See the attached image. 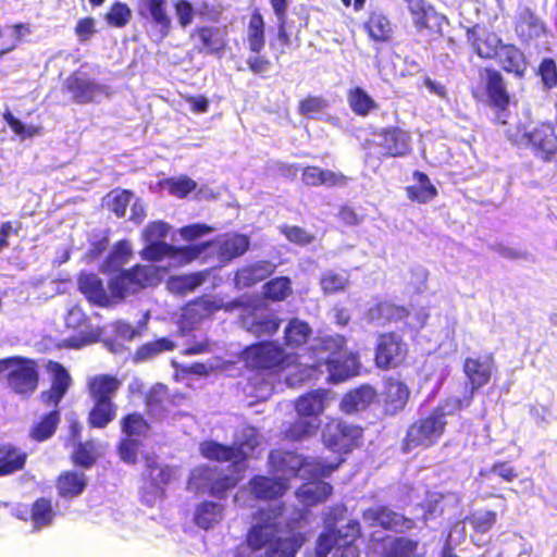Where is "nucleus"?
Returning <instances> with one entry per match:
<instances>
[{"instance_id": "8fccbe9b", "label": "nucleus", "mask_w": 557, "mask_h": 557, "mask_svg": "<svg viewBox=\"0 0 557 557\" xmlns=\"http://www.w3.org/2000/svg\"><path fill=\"white\" fill-rule=\"evenodd\" d=\"M311 333L312 330L307 322L295 318L285 327L284 338L287 346L298 347L307 343Z\"/></svg>"}, {"instance_id": "f8f14e48", "label": "nucleus", "mask_w": 557, "mask_h": 557, "mask_svg": "<svg viewBox=\"0 0 557 557\" xmlns=\"http://www.w3.org/2000/svg\"><path fill=\"white\" fill-rule=\"evenodd\" d=\"M492 370L493 360L491 357L467 358L465 360L463 371L470 382L471 387L468 395L465 396L463 400L458 398L451 400L454 401V409H460L463 406L470 405L474 392L487 384L490 381Z\"/></svg>"}, {"instance_id": "412c9836", "label": "nucleus", "mask_w": 557, "mask_h": 557, "mask_svg": "<svg viewBox=\"0 0 557 557\" xmlns=\"http://www.w3.org/2000/svg\"><path fill=\"white\" fill-rule=\"evenodd\" d=\"M363 518L372 525H381L385 529L403 531L410 529L412 521L406 519L403 515L395 512L386 507H373L364 511Z\"/></svg>"}, {"instance_id": "6ab92c4d", "label": "nucleus", "mask_w": 557, "mask_h": 557, "mask_svg": "<svg viewBox=\"0 0 557 557\" xmlns=\"http://www.w3.org/2000/svg\"><path fill=\"white\" fill-rule=\"evenodd\" d=\"M221 308L222 301L212 297H202L187 304L182 312L183 327H191Z\"/></svg>"}, {"instance_id": "774afa93", "label": "nucleus", "mask_w": 557, "mask_h": 557, "mask_svg": "<svg viewBox=\"0 0 557 557\" xmlns=\"http://www.w3.org/2000/svg\"><path fill=\"white\" fill-rule=\"evenodd\" d=\"M349 534H346V537H350L349 540H345L342 545H338L335 548L333 557H359L358 548L352 544L354 537L359 532L358 523L354 522L349 525Z\"/></svg>"}, {"instance_id": "c85d7f7f", "label": "nucleus", "mask_w": 557, "mask_h": 557, "mask_svg": "<svg viewBox=\"0 0 557 557\" xmlns=\"http://www.w3.org/2000/svg\"><path fill=\"white\" fill-rule=\"evenodd\" d=\"M147 475L152 484V494L158 497L162 494L163 486L168 485L176 475V469L161 466L156 457H146Z\"/></svg>"}, {"instance_id": "4c0bfd02", "label": "nucleus", "mask_w": 557, "mask_h": 557, "mask_svg": "<svg viewBox=\"0 0 557 557\" xmlns=\"http://www.w3.org/2000/svg\"><path fill=\"white\" fill-rule=\"evenodd\" d=\"M385 401L387 410L396 412L401 410L409 398L408 386L397 379H388L385 383Z\"/></svg>"}, {"instance_id": "338daca9", "label": "nucleus", "mask_w": 557, "mask_h": 557, "mask_svg": "<svg viewBox=\"0 0 557 557\" xmlns=\"http://www.w3.org/2000/svg\"><path fill=\"white\" fill-rule=\"evenodd\" d=\"M337 542V534L335 530L332 529L329 519H326L325 531L319 536L317 542V555L319 557H325Z\"/></svg>"}, {"instance_id": "4468645a", "label": "nucleus", "mask_w": 557, "mask_h": 557, "mask_svg": "<svg viewBox=\"0 0 557 557\" xmlns=\"http://www.w3.org/2000/svg\"><path fill=\"white\" fill-rule=\"evenodd\" d=\"M65 86L72 98L78 103L99 102L109 96L106 86L79 74L71 75L66 79Z\"/></svg>"}, {"instance_id": "603ef678", "label": "nucleus", "mask_w": 557, "mask_h": 557, "mask_svg": "<svg viewBox=\"0 0 557 557\" xmlns=\"http://www.w3.org/2000/svg\"><path fill=\"white\" fill-rule=\"evenodd\" d=\"M248 44L252 52L259 53L265 44L264 22L261 14L256 11L252 13L248 25Z\"/></svg>"}, {"instance_id": "ddd939ff", "label": "nucleus", "mask_w": 557, "mask_h": 557, "mask_svg": "<svg viewBox=\"0 0 557 557\" xmlns=\"http://www.w3.org/2000/svg\"><path fill=\"white\" fill-rule=\"evenodd\" d=\"M407 355L406 345L394 334H382L377 338L375 362L381 369L394 368L400 364Z\"/></svg>"}, {"instance_id": "4be33fe9", "label": "nucleus", "mask_w": 557, "mask_h": 557, "mask_svg": "<svg viewBox=\"0 0 557 557\" xmlns=\"http://www.w3.org/2000/svg\"><path fill=\"white\" fill-rule=\"evenodd\" d=\"M467 36L473 50L480 58L490 59L497 55L502 40L496 34L473 27L468 30Z\"/></svg>"}, {"instance_id": "c756f323", "label": "nucleus", "mask_w": 557, "mask_h": 557, "mask_svg": "<svg viewBox=\"0 0 557 557\" xmlns=\"http://www.w3.org/2000/svg\"><path fill=\"white\" fill-rule=\"evenodd\" d=\"M497 59L503 69L516 76H523L527 70V62L523 52L513 45H503L497 52Z\"/></svg>"}, {"instance_id": "1a4fd4ad", "label": "nucleus", "mask_w": 557, "mask_h": 557, "mask_svg": "<svg viewBox=\"0 0 557 557\" xmlns=\"http://www.w3.org/2000/svg\"><path fill=\"white\" fill-rule=\"evenodd\" d=\"M508 139L518 147H529L535 156L549 160L557 152V135L549 123L537 124L530 129L518 126L508 129Z\"/></svg>"}, {"instance_id": "de8ad7c7", "label": "nucleus", "mask_w": 557, "mask_h": 557, "mask_svg": "<svg viewBox=\"0 0 557 557\" xmlns=\"http://www.w3.org/2000/svg\"><path fill=\"white\" fill-rule=\"evenodd\" d=\"M207 272L172 276L168 282V288L175 294H187L200 286L207 280Z\"/></svg>"}, {"instance_id": "4d7b16f0", "label": "nucleus", "mask_w": 557, "mask_h": 557, "mask_svg": "<svg viewBox=\"0 0 557 557\" xmlns=\"http://www.w3.org/2000/svg\"><path fill=\"white\" fill-rule=\"evenodd\" d=\"M321 421L317 419H308L299 417L286 431V437L293 441H301L317 432Z\"/></svg>"}, {"instance_id": "39448f33", "label": "nucleus", "mask_w": 557, "mask_h": 557, "mask_svg": "<svg viewBox=\"0 0 557 557\" xmlns=\"http://www.w3.org/2000/svg\"><path fill=\"white\" fill-rule=\"evenodd\" d=\"M259 444L258 432L252 426H244L236 434L234 446H224L213 441L200 444V453L205 458L216 461H231V467L242 478L245 460Z\"/></svg>"}, {"instance_id": "052dcab7", "label": "nucleus", "mask_w": 557, "mask_h": 557, "mask_svg": "<svg viewBox=\"0 0 557 557\" xmlns=\"http://www.w3.org/2000/svg\"><path fill=\"white\" fill-rule=\"evenodd\" d=\"M121 423L122 431L126 435V438L145 436L149 429L146 420L138 413L127 414L123 418Z\"/></svg>"}, {"instance_id": "49530a36", "label": "nucleus", "mask_w": 557, "mask_h": 557, "mask_svg": "<svg viewBox=\"0 0 557 557\" xmlns=\"http://www.w3.org/2000/svg\"><path fill=\"white\" fill-rule=\"evenodd\" d=\"M117 406L113 401H94L88 416L90 426L103 429L116 417Z\"/></svg>"}, {"instance_id": "0eeeda50", "label": "nucleus", "mask_w": 557, "mask_h": 557, "mask_svg": "<svg viewBox=\"0 0 557 557\" xmlns=\"http://www.w3.org/2000/svg\"><path fill=\"white\" fill-rule=\"evenodd\" d=\"M454 410V401L450 400L445 407L440 406L429 416L413 422L407 431L404 450L410 451L418 447L424 449L436 444L444 434L447 424L446 416Z\"/></svg>"}, {"instance_id": "b1692460", "label": "nucleus", "mask_w": 557, "mask_h": 557, "mask_svg": "<svg viewBox=\"0 0 557 557\" xmlns=\"http://www.w3.org/2000/svg\"><path fill=\"white\" fill-rule=\"evenodd\" d=\"M138 13L156 24L162 36L168 35L171 28V17L166 11V0H140Z\"/></svg>"}, {"instance_id": "7c9ffc66", "label": "nucleus", "mask_w": 557, "mask_h": 557, "mask_svg": "<svg viewBox=\"0 0 557 557\" xmlns=\"http://www.w3.org/2000/svg\"><path fill=\"white\" fill-rule=\"evenodd\" d=\"M380 146L391 157L405 156L409 150V135L399 128L385 129Z\"/></svg>"}, {"instance_id": "2eb2a0df", "label": "nucleus", "mask_w": 557, "mask_h": 557, "mask_svg": "<svg viewBox=\"0 0 557 557\" xmlns=\"http://www.w3.org/2000/svg\"><path fill=\"white\" fill-rule=\"evenodd\" d=\"M361 436V430L345 422H332L323 431V442L333 451H347L352 443Z\"/></svg>"}, {"instance_id": "20e7f679", "label": "nucleus", "mask_w": 557, "mask_h": 557, "mask_svg": "<svg viewBox=\"0 0 557 557\" xmlns=\"http://www.w3.org/2000/svg\"><path fill=\"white\" fill-rule=\"evenodd\" d=\"M171 226L162 221L149 223L141 233L145 247L140 251L143 260L151 262L166 261L168 269L171 267H181L199 258L207 245H191L186 247H175L166 244L164 239L168 237Z\"/></svg>"}, {"instance_id": "f704fd0d", "label": "nucleus", "mask_w": 557, "mask_h": 557, "mask_svg": "<svg viewBox=\"0 0 557 557\" xmlns=\"http://www.w3.org/2000/svg\"><path fill=\"white\" fill-rule=\"evenodd\" d=\"M376 397V392L370 385H362L344 396L341 408L347 413L366 409Z\"/></svg>"}, {"instance_id": "e433bc0d", "label": "nucleus", "mask_w": 557, "mask_h": 557, "mask_svg": "<svg viewBox=\"0 0 557 557\" xmlns=\"http://www.w3.org/2000/svg\"><path fill=\"white\" fill-rule=\"evenodd\" d=\"M195 36L201 42L200 51L219 54L225 49V34L218 27L198 28L195 32Z\"/></svg>"}, {"instance_id": "423d86ee", "label": "nucleus", "mask_w": 557, "mask_h": 557, "mask_svg": "<svg viewBox=\"0 0 557 557\" xmlns=\"http://www.w3.org/2000/svg\"><path fill=\"white\" fill-rule=\"evenodd\" d=\"M168 268L157 264H137L112 276L108 283L111 306L138 290L154 286L166 274Z\"/></svg>"}, {"instance_id": "864d4df0", "label": "nucleus", "mask_w": 557, "mask_h": 557, "mask_svg": "<svg viewBox=\"0 0 557 557\" xmlns=\"http://www.w3.org/2000/svg\"><path fill=\"white\" fill-rule=\"evenodd\" d=\"M292 294V283L288 277H275L263 285V295L272 301H283Z\"/></svg>"}, {"instance_id": "f257e3e1", "label": "nucleus", "mask_w": 557, "mask_h": 557, "mask_svg": "<svg viewBox=\"0 0 557 557\" xmlns=\"http://www.w3.org/2000/svg\"><path fill=\"white\" fill-rule=\"evenodd\" d=\"M342 461L341 458H336L334 462L327 463L320 458H307L292 451L275 449L269 456V466L274 476L257 475L250 480L249 486L256 498H278L289 488V479L329 476Z\"/></svg>"}, {"instance_id": "13d9d810", "label": "nucleus", "mask_w": 557, "mask_h": 557, "mask_svg": "<svg viewBox=\"0 0 557 557\" xmlns=\"http://www.w3.org/2000/svg\"><path fill=\"white\" fill-rule=\"evenodd\" d=\"M53 517L54 512L49 499L40 498L34 503L32 508V521L35 529L50 525Z\"/></svg>"}, {"instance_id": "c9c22d12", "label": "nucleus", "mask_w": 557, "mask_h": 557, "mask_svg": "<svg viewBox=\"0 0 557 557\" xmlns=\"http://www.w3.org/2000/svg\"><path fill=\"white\" fill-rule=\"evenodd\" d=\"M486 92L491 104L502 112L509 103V96L502 75L497 71H486Z\"/></svg>"}, {"instance_id": "680f3d73", "label": "nucleus", "mask_w": 557, "mask_h": 557, "mask_svg": "<svg viewBox=\"0 0 557 557\" xmlns=\"http://www.w3.org/2000/svg\"><path fill=\"white\" fill-rule=\"evenodd\" d=\"M497 519L494 511H476L469 518V523L476 534H485L495 524Z\"/></svg>"}, {"instance_id": "7ed1b4c3", "label": "nucleus", "mask_w": 557, "mask_h": 557, "mask_svg": "<svg viewBox=\"0 0 557 557\" xmlns=\"http://www.w3.org/2000/svg\"><path fill=\"white\" fill-rule=\"evenodd\" d=\"M346 341L342 335H327L318 339L313 348V354L317 358L311 367L301 370L298 380L293 376H286L288 385H294L296 382L305 381L312 375V371L322 366L325 367L329 373V380L333 383L342 382L358 373L359 362L357 356L347 351Z\"/></svg>"}, {"instance_id": "5701e85b", "label": "nucleus", "mask_w": 557, "mask_h": 557, "mask_svg": "<svg viewBox=\"0 0 557 557\" xmlns=\"http://www.w3.org/2000/svg\"><path fill=\"white\" fill-rule=\"evenodd\" d=\"M243 327L257 337L271 336L280 329V319L269 312H252L243 318Z\"/></svg>"}, {"instance_id": "a878e982", "label": "nucleus", "mask_w": 557, "mask_h": 557, "mask_svg": "<svg viewBox=\"0 0 557 557\" xmlns=\"http://www.w3.org/2000/svg\"><path fill=\"white\" fill-rule=\"evenodd\" d=\"M274 270L275 265L270 261H257L247 264L236 272L235 285L240 289L250 287L270 276Z\"/></svg>"}, {"instance_id": "72a5a7b5", "label": "nucleus", "mask_w": 557, "mask_h": 557, "mask_svg": "<svg viewBox=\"0 0 557 557\" xmlns=\"http://www.w3.org/2000/svg\"><path fill=\"white\" fill-rule=\"evenodd\" d=\"M332 485L326 482H309L297 490L296 497L304 506H314L324 502L332 494Z\"/></svg>"}, {"instance_id": "69168bd1", "label": "nucleus", "mask_w": 557, "mask_h": 557, "mask_svg": "<svg viewBox=\"0 0 557 557\" xmlns=\"http://www.w3.org/2000/svg\"><path fill=\"white\" fill-rule=\"evenodd\" d=\"M173 347L174 345L171 341L166 338H161L141 346L136 352V359L145 360L148 358H152L159 352L172 350Z\"/></svg>"}, {"instance_id": "a19ab883", "label": "nucleus", "mask_w": 557, "mask_h": 557, "mask_svg": "<svg viewBox=\"0 0 557 557\" xmlns=\"http://www.w3.org/2000/svg\"><path fill=\"white\" fill-rule=\"evenodd\" d=\"M414 184L407 187L408 198L420 203H425L432 200L437 191L435 186L431 183L429 177L419 171L413 173Z\"/></svg>"}, {"instance_id": "37998d69", "label": "nucleus", "mask_w": 557, "mask_h": 557, "mask_svg": "<svg viewBox=\"0 0 557 557\" xmlns=\"http://www.w3.org/2000/svg\"><path fill=\"white\" fill-rule=\"evenodd\" d=\"M369 37L375 41H386L393 34L389 20L381 12H372L363 24Z\"/></svg>"}, {"instance_id": "bf43d9fd", "label": "nucleus", "mask_w": 557, "mask_h": 557, "mask_svg": "<svg viewBox=\"0 0 557 557\" xmlns=\"http://www.w3.org/2000/svg\"><path fill=\"white\" fill-rule=\"evenodd\" d=\"M161 185L163 189L178 198L187 196L197 187V183L186 175L168 178L163 181Z\"/></svg>"}, {"instance_id": "bb28decb", "label": "nucleus", "mask_w": 557, "mask_h": 557, "mask_svg": "<svg viewBox=\"0 0 557 557\" xmlns=\"http://www.w3.org/2000/svg\"><path fill=\"white\" fill-rule=\"evenodd\" d=\"M329 392L326 389H315L300 396L295 405L299 417L320 420L321 413L326 406Z\"/></svg>"}, {"instance_id": "5fc2aeb1", "label": "nucleus", "mask_w": 557, "mask_h": 557, "mask_svg": "<svg viewBox=\"0 0 557 557\" xmlns=\"http://www.w3.org/2000/svg\"><path fill=\"white\" fill-rule=\"evenodd\" d=\"M166 401V387L162 384L154 385L146 397L147 409L157 419L163 418Z\"/></svg>"}, {"instance_id": "aec40b11", "label": "nucleus", "mask_w": 557, "mask_h": 557, "mask_svg": "<svg viewBox=\"0 0 557 557\" xmlns=\"http://www.w3.org/2000/svg\"><path fill=\"white\" fill-rule=\"evenodd\" d=\"M121 385L122 382L110 374H97L87 380V388L92 401H113Z\"/></svg>"}, {"instance_id": "3c124183", "label": "nucleus", "mask_w": 557, "mask_h": 557, "mask_svg": "<svg viewBox=\"0 0 557 557\" xmlns=\"http://www.w3.org/2000/svg\"><path fill=\"white\" fill-rule=\"evenodd\" d=\"M347 101L352 112L359 116H367L376 108L375 101L360 87L348 90Z\"/></svg>"}, {"instance_id": "e2e57ef3", "label": "nucleus", "mask_w": 557, "mask_h": 557, "mask_svg": "<svg viewBox=\"0 0 557 557\" xmlns=\"http://www.w3.org/2000/svg\"><path fill=\"white\" fill-rule=\"evenodd\" d=\"M132 17V11L125 3H114L109 12L106 14V20L109 25L114 27H124Z\"/></svg>"}, {"instance_id": "f03ea898", "label": "nucleus", "mask_w": 557, "mask_h": 557, "mask_svg": "<svg viewBox=\"0 0 557 557\" xmlns=\"http://www.w3.org/2000/svg\"><path fill=\"white\" fill-rule=\"evenodd\" d=\"M283 505L259 509L247 542L251 549H265L267 557H295L306 539L287 521Z\"/></svg>"}, {"instance_id": "58836bf2", "label": "nucleus", "mask_w": 557, "mask_h": 557, "mask_svg": "<svg viewBox=\"0 0 557 557\" xmlns=\"http://www.w3.org/2000/svg\"><path fill=\"white\" fill-rule=\"evenodd\" d=\"M60 420V412L57 408L51 412L41 416L32 424L29 437L36 442L47 441L55 433Z\"/></svg>"}, {"instance_id": "c03bdc74", "label": "nucleus", "mask_w": 557, "mask_h": 557, "mask_svg": "<svg viewBox=\"0 0 557 557\" xmlns=\"http://www.w3.org/2000/svg\"><path fill=\"white\" fill-rule=\"evenodd\" d=\"M407 315V310L404 307L395 306L388 301L375 305L367 313L368 320L376 324H384L385 322L399 320Z\"/></svg>"}, {"instance_id": "2f4dec72", "label": "nucleus", "mask_w": 557, "mask_h": 557, "mask_svg": "<svg viewBox=\"0 0 557 557\" xmlns=\"http://www.w3.org/2000/svg\"><path fill=\"white\" fill-rule=\"evenodd\" d=\"M302 182L308 186H336L346 185L347 177L342 173L323 170L318 166H307L302 170Z\"/></svg>"}, {"instance_id": "393cba45", "label": "nucleus", "mask_w": 557, "mask_h": 557, "mask_svg": "<svg viewBox=\"0 0 557 557\" xmlns=\"http://www.w3.org/2000/svg\"><path fill=\"white\" fill-rule=\"evenodd\" d=\"M78 287L89 302L100 307L111 306L109 292L106 290L102 281L97 274L82 273L78 277Z\"/></svg>"}, {"instance_id": "9b49d317", "label": "nucleus", "mask_w": 557, "mask_h": 557, "mask_svg": "<svg viewBox=\"0 0 557 557\" xmlns=\"http://www.w3.org/2000/svg\"><path fill=\"white\" fill-rule=\"evenodd\" d=\"M251 369H285L293 366L296 357L285 351L276 342H261L247 347L242 355Z\"/></svg>"}, {"instance_id": "cd10ccee", "label": "nucleus", "mask_w": 557, "mask_h": 557, "mask_svg": "<svg viewBox=\"0 0 557 557\" xmlns=\"http://www.w3.org/2000/svg\"><path fill=\"white\" fill-rule=\"evenodd\" d=\"M223 518L224 506L219 503L206 500L198 504L195 508L194 521L200 529H213Z\"/></svg>"}, {"instance_id": "79ce46f5", "label": "nucleus", "mask_w": 557, "mask_h": 557, "mask_svg": "<svg viewBox=\"0 0 557 557\" xmlns=\"http://www.w3.org/2000/svg\"><path fill=\"white\" fill-rule=\"evenodd\" d=\"M132 245L127 240L117 242L100 267L101 272L112 273L122 269L129 261Z\"/></svg>"}, {"instance_id": "a18cd8bd", "label": "nucleus", "mask_w": 557, "mask_h": 557, "mask_svg": "<svg viewBox=\"0 0 557 557\" xmlns=\"http://www.w3.org/2000/svg\"><path fill=\"white\" fill-rule=\"evenodd\" d=\"M87 485L84 473L70 471L60 475L58 480V490L61 496L72 498L83 493Z\"/></svg>"}, {"instance_id": "a211bd4d", "label": "nucleus", "mask_w": 557, "mask_h": 557, "mask_svg": "<svg viewBox=\"0 0 557 557\" xmlns=\"http://www.w3.org/2000/svg\"><path fill=\"white\" fill-rule=\"evenodd\" d=\"M408 10L419 32H438L441 29L444 16L424 0H408Z\"/></svg>"}, {"instance_id": "dca6fc26", "label": "nucleus", "mask_w": 557, "mask_h": 557, "mask_svg": "<svg viewBox=\"0 0 557 557\" xmlns=\"http://www.w3.org/2000/svg\"><path fill=\"white\" fill-rule=\"evenodd\" d=\"M47 370L51 375V387L41 393V400L47 406L58 407L72 384V377L67 370L57 361H49Z\"/></svg>"}, {"instance_id": "6e6d98bb", "label": "nucleus", "mask_w": 557, "mask_h": 557, "mask_svg": "<svg viewBox=\"0 0 557 557\" xmlns=\"http://www.w3.org/2000/svg\"><path fill=\"white\" fill-rule=\"evenodd\" d=\"M349 283L347 272H336L334 270H327L322 273L320 278V285L325 294H333L344 290Z\"/></svg>"}, {"instance_id": "09e8293b", "label": "nucleus", "mask_w": 557, "mask_h": 557, "mask_svg": "<svg viewBox=\"0 0 557 557\" xmlns=\"http://www.w3.org/2000/svg\"><path fill=\"white\" fill-rule=\"evenodd\" d=\"M418 542L407 537L388 539L384 543L382 557H414Z\"/></svg>"}, {"instance_id": "ea45409f", "label": "nucleus", "mask_w": 557, "mask_h": 557, "mask_svg": "<svg viewBox=\"0 0 557 557\" xmlns=\"http://www.w3.org/2000/svg\"><path fill=\"white\" fill-rule=\"evenodd\" d=\"M516 32L520 38L529 40L540 37L544 33V25L530 9H523L519 13Z\"/></svg>"}, {"instance_id": "6e6552de", "label": "nucleus", "mask_w": 557, "mask_h": 557, "mask_svg": "<svg viewBox=\"0 0 557 557\" xmlns=\"http://www.w3.org/2000/svg\"><path fill=\"white\" fill-rule=\"evenodd\" d=\"M38 371L33 360L10 357L0 359V380L21 396L32 395L38 386Z\"/></svg>"}, {"instance_id": "9d476101", "label": "nucleus", "mask_w": 557, "mask_h": 557, "mask_svg": "<svg viewBox=\"0 0 557 557\" xmlns=\"http://www.w3.org/2000/svg\"><path fill=\"white\" fill-rule=\"evenodd\" d=\"M242 478L232 468L230 475H222L218 467L199 466L189 476L187 488L197 494H210L224 498L226 491L233 488Z\"/></svg>"}, {"instance_id": "0e129e2a", "label": "nucleus", "mask_w": 557, "mask_h": 557, "mask_svg": "<svg viewBox=\"0 0 557 557\" xmlns=\"http://www.w3.org/2000/svg\"><path fill=\"white\" fill-rule=\"evenodd\" d=\"M133 198L132 193L127 190H114L111 191L108 196V205L110 209L116 214V216H124L126 213V208L129 205Z\"/></svg>"}, {"instance_id": "473e14b6", "label": "nucleus", "mask_w": 557, "mask_h": 557, "mask_svg": "<svg viewBox=\"0 0 557 557\" xmlns=\"http://www.w3.org/2000/svg\"><path fill=\"white\" fill-rule=\"evenodd\" d=\"M27 454L11 444H0V475H10L22 470Z\"/></svg>"}, {"instance_id": "f3484780", "label": "nucleus", "mask_w": 557, "mask_h": 557, "mask_svg": "<svg viewBox=\"0 0 557 557\" xmlns=\"http://www.w3.org/2000/svg\"><path fill=\"white\" fill-rule=\"evenodd\" d=\"M202 245H207L205 251L211 246L214 247L221 261H231L248 250L250 240L246 235L234 233L219 236L214 242Z\"/></svg>"}]
</instances>
